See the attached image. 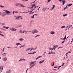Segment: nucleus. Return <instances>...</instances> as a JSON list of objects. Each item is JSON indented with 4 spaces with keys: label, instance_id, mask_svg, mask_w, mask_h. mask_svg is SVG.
Wrapping results in <instances>:
<instances>
[{
    "label": "nucleus",
    "instance_id": "obj_17",
    "mask_svg": "<svg viewBox=\"0 0 73 73\" xmlns=\"http://www.w3.org/2000/svg\"><path fill=\"white\" fill-rule=\"evenodd\" d=\"M67 16V14H64L63 15V17H65V16Z\"/></svg>",
    "mask_w": 73,
    "mask_h": 73
},
{
    "label": "nucleus",
    "instance_id": "obj_34",
    "mask_svg": "<svg viewBox=\"0 0 73 73\" xmlns=\"http://www.w3.org/2000/svg\"><path fill=\"white\" fill-rule=\"evenodd\" d=\"M9 15H12V13H13L12 12H10Z\"/></svg>",
    "mask_w": 73,
    "mask_h": 73
},
{
    "label": "nucleus",
    "instance_id": "obj_13",
    "mask_svg": "<svg viewBox=\"0 0 73 73\" xmlns=\"http://www.w3.org/2000/svg\"><path fill=\"white\" fill-rule=\"evenodd\" d=\"M19 41H24V40L23 38H20V39H19Z\"/></svg>",
    "mask_w": 73,
    "mask_h": 73
},
{
    "label": "nucleus",
    "instance_id": "obj_14",
    "mask_svg": "<svg viewBox=\"0 0 73 73\" xmlns=\"http://www.w3.org/2000/svg\"><path fill=\"white\" fill-rule=\"evenodd\" d=\"M3 28H5V29H8V28H9V27H6L5 26H3Z\"/></svg>",
    "mask_w": 73,
    "mask_h": 73
},
{
    "label": "nucleus",
    "instance_id": "obj_6",
    "mask_svg": "<svg viewBox=\"0 0 73 73\" xmlns=\"http://www.w3.org/2000/svg\"><path fill=\"white\" fill-rule=\"evenodd\" d=\"M23 18V17H21V16H17V17H16V18L15 19V20H19L20 18Z\"/></svg>",
    "mask_w": 73,
    "mask_h": 73
},
{
    "label": "nucleus",
    "instance_id": "obj_5",
    "mask_svg": "<svg viewBox=\"0 0 73 73\" xmlns=\"http://www.w3.org/2000/svg\"><path fill=\"white\" fill-rule=\"evenodd\" d=\"M9 29H10V30H11V31H16V29H15L13 27L12 28H9Z\"/></svg>",
    "mask_w": 73,
    "mask_h": 73
},
{
    "label": "nucleus",
    "instance_id": "obj_7",
    "mask_svg": "<svg viewBox=\"0 0 73 73\" xmlns=\"http://www.w3.org/2000/svg\"><path fill=\"white\" fill-rule=\"evenodd\" d=\"M36 61L32 62L30 63V65H32L33 64H36Z\"/></svg>",
    "mask_w": 73,
    "mask_h": 73
},
{
    "label": "nucleus",
    "instance_id": "obj_46",
    "mask_svg": "<svg viewBox=\"0 0 73 73\" xmlns=\"http://www.w3.org/2000/svg\"><path fill=\"white\" fill-rule=\"evenodd\" d=\"M36 53V52H33L32 53L33 54H35V53Z\"/></svg>",
    "mask_w": 73,
    "mask_h": 73
},
{
    "label": "nucleus",
    "instance_id": "obj_29",
    "mask_svg": "<svg viewBox=\"0 0 73 73\" xmlns=\"http://www.w3.org/2000/svg\"><path fill=\"white\" fill-rule=\"evenodd\" d=\"M66 26H62L61 27V28H64Z\"/></svg>",
    "mask_w": 73,
    "mask_h": 73
},
{
    "label": "nucleus",
    "instance_id": "obj_37",
    "mask_svg": "<svg viewBox=\"0 0 73 73\" xmlns=\"http://www.w3.org/2000/svg\"><path fill=\"white\" fill-rule=\"evenodd\" d=\"M55 48H56V47H55V46H54V47H53L52 49H55Z\"/></svg>",
    "mask_w": 73,
    "mask_h": 73
},
{
    "label": "nucleus",
    "instance_id": "obj_30",
    "mask_svg": "<svg viewBox=\"0 0 73 73\" xmlns=\"http://www.w3.org/2000/svg\"><path fill=\"white\" fill-rule=\"evenodd\" d=\"M69 26H67L66 27V31H67V29H68V28L69 29Z\"/></svg>",
    "mask_w": 73,
    "mask_h": 73
},
{
    "label": "nucleus",
    "instance_id": "obj_45",
    "mask_svg": "<svg viewBox=\"0 0 73 73\" xmlns=\"http://www.w3.org/2000/svg\"><path fill=\"white\" fill-rule=\"evenodd\" d=\"M65 41V40H64L62 42V44H64V42Z\"/></svg>",
    "mask_w": 73,
    "mask_h": 73
},
{
    "label": "nucleus",
    "instance_id": "obj_44",
    "mask_svg": "<svg viewBox=\"0 0 73 73\" xmlns=\"http://www.w3.org/2000/svg\"><path fill=\"white\" fill-rule=\"evenodd\" d=\"M33 12H31V13H29V14L31 15V14H33Z\"/></svg>",
    "mask_w": 73,
    "mask_h": 73
},
{
    "label": "nucleus",
    "instance_id": "obj_28",
    "mask_svg": "<svg viewBox=\"0 0 73 73\" xmlns=\"http://www.w3.org/2000/svg\"><path fill=\"white\" fill-rule=\"evenodd\" d=\"M24 32H25V33H27V31H24L23 32V33H24Z\"/></svg>",
    "mask_w": 73,
    "mask_h": 73
},
{
    "label": "nucleus",
    "instance_id": "obj_2",
    "mask_svg": "<svg viewBox=\"0 0 73 73\" xmlns=\"http://www.w3.org/2000/svg\"><path fill=\"white\" fill-rule=\"evenodd\" d=\"M35 4H33V5H32L31 6L32 7H30V8L31 9L32 8V11H31V12H32L34 9H36V6H35Z\"/></svg>",
    "mask_w": 73,
    "mask_h": 73
},
{
    "label": "nucleus",
    "instance_id": "obj_20",
    "mask_svg": "<svg viewBox=\"0 0 73 73\" xmlns=\"http://www.w3.org/2000/svg\"><path fill=\"white\" fill-rule=\"evenodd\" d=\"M42 57V56H38V57L37 58H36V60H38V58H40V57Z\"/></svg>",
    "mask_w": 73,
    "mask_h": 73
},
{
    "label": "nucleus",
    "instance_id": "obj_3",
    "mask_svg": "<svg viewBox=\"0 0 73 73\" xmlns=\"http://www.w3.org/2000/svg\"><path fill=\"white\" fill-rule=\"evenodd\" d=\"M15 5L16 6H19V7H21H21H24V5L21 4L19 3H16Z\"/></svg>",
    "mask_w": 73,
    "mask_h": 73
},
{
    "label": "nucleus",
    "instance_id": "obj_56",
    "mask_svg": "<svg viewBox=\"0 0 73 73\" xmlns=\"http://www.w3.org/2000/svg\"><path fill=\"white\" fill-rule=\"evenodd\" d=\"M53 9H54V8H53V7L52 8V9H51V11H52V10H53Z\"/></svg>",
    "mask_w": 73,
    "mask_h": 73
},
{
    "label": "nucleus",
    "instance_id": "obj_10",
    "mask_svg": "<svg viewBox=\"0 0 73 73\" xmlns=\"http://www.w3.org/2000/svg\"><path fill=\"white\" fill-rule=\"evenodd\" d=\"M50 33L51 35H54L55 33V32L53 31H52L50 32Z\"/></svg>",
    "mask_w": 73,
    "mask_h": 73
},
{
    "label": "nucleus",
    "instance_id": "obj_64",
    "mask_svg": "<svg viewBox=\"0 0 73 73\" xmlns=\"http://www.w3.org/2000/svg\"><path fill=\"white\" fill-rule=\"evenodd\" d=\"M6 73H9V71H7V72H6Z\"/></svg>",
    "mask_w": 73,
    "mask_h": 73
},
{
    "label": "nucleus",
    "instance_id": "obj_58",
    "mask_svg": "<svg viewBox=\"0 0 73 73\" xmlns=\"http://www.w3.org/2000/svg\"><path fill=\"white\" fill-rule=\"evenodd\" d=\"M22 27L21 25H20L19 26V27Z\"/></svg>",
    "mask_w": 73,
    "mask_h": 73
},
{
    "label": "nucleus",
    "instance_id": "obj_22",
    "mask_svg": "<svg viewBox=\"0 0 73 73\" xmlns=\"http://www.w3.org/2000/svg\"><path fill=\"white\" fill-rule=\"evenodd\" d=\"M72 5V4H69L68 5H67L68 6V7H70Z\"/></svg>",
    "mask_w": 73,
    "mask_h": 73
},
{
    "label": "nucleus",
    "instance_id": "obj_63",
    "mask_svg": "<svg viewBox=\"0 0 73 73\" xmlns=\"http://www.w3.org/2000/svg\"><path fill=\"white\" fill-rule=\"evenodd\" d=\"M64 63H63V64H62V66H64Z\"/></svg>",
    "mask_w": 73,
    "mask_h": 73
},
{
    "label": "nucleus",
    "instance_id": "obj_26",
    "mask_svg": "<svg viewBox=\"0 0 73 73\" xmlns=\"http://www.w3.org/2000/svg\"><path fill=\"white\" fill-rule=\"evenodd\" d=\"M68 8V6H66V7H65L64 8V10L66 9H67Z\"/></svg>",
    "mask_w": 73,
    "mask_h": 73
},
{
    "label": "nucleus",
    "instance_id": "obj_42",
    "mask_svg": "<svg viewBox=\"0 0 73 73\" xmlns=\"http://www.w3.org/2000/svg\"><path fill=\"white\" fill-rule=\"evenodd\" d=\"M0 35L1 36H4V35H3L1 33H0Z\"/></svg>",
    "mask_w": 73,
    "mask_h": 73
},
{
    "label": "nucleus",
    "instance_id": "obj_62",
    "mask_svg": "<svg viewBox=\"0 0 73 73\" xmlns=\"http://www.w3.org/2000/svg\"><path fill=\"white\" fill-rule=\"evenodd\" d=\"M53 70H57L55 69L54 68Z\"/></svg>",
    "mask_w": 73,
    "mask_h": 73
},
{
    "label": "nucleus",
    "instance_id": "obj_27",
    "mask_svg": "<svg viewBox=\"0 0 73 73\" xmlns=\"http://www.w3.org/2000/svg\"><path fill=\"white\" fill-rule=\"evenodd\" d=\"M72 25H71V26H70V25H69V27L68 29V30H69V29L70 28V27H72Z\"/></svg>",
    "mask_w": 73,
    "mask_h": 73
},
{
    "label": "nucleus",
    "instance_id": "obj_40",
    "mask_svg": "<svg viewBox=\"0 0 73 73\" xmlns=\"http://www.w3.org/2000/svg\"><path fill=\"white\" fill-rule=\"evenodd\" d=\"M51 1V0H48L47 3H49V2H50Z\"/></svg>",
    "mask_w": 73,
    "mask_h": 73
},
{
    "label": "nucleus",
    "instance_id": "obj_61",
    "mask_svg": "<svg viewBox=\"0 0 73 73\" xmlns=\"http://www.w3.org/2000/svg\"><path fill=\"white\" fill-rule=\"evenodd\" d=\"M13 14L14 15H15V12H14V11L13 12Z\"/></svg>",
    "mask_w": 73,
    "mask_h": 73
},
{
    "label": "nucleus",
    "instance_id": "obj_21",
    "mask_svg": "<svg viewBox=\"0 0 73 73\" xmlns=\"http://www.w3.org/2000/svg\"><path fill=\"white\" fill-rule=\"evenodd\" d=\"M32 50H36V48H31V49L30 50V51H31Z\"/></svg>",
    "mask_w": 73,
    "mask_h": 73
},
{
    "label": "nucleus",
    "instance_id": "obj_4",
    "mask_svg": "<svg viewBox=\"0 0 73 73\" xmlns=\"http://www.w3.org/2000/svg\"><path fill=\"white\" fill-rule=\"evenodd\" d=\"M32 33L33 34H35V33H38V31L37 29H35L33 31H32Z\"/></svg>",
    "mask_w": 73,
    "mask_h": 73
},
{
    "label": "nucleus",
    "instance_id": "obj_24",
    "mask_svg": "<svg viewBox=\"0 0 73 73\" xmlns=\"http://www.w3.org/2000/svg\"><path fill=\"white\" fill-rule=\"evenodd\" d=\"M0 69H1V70H3V66H0Z\"/></svg>",
    "mask_w": 73,
    "mask_h": 73
},
{
    "label": "nucleus",
    "instance_id": "obj_51",
    "mask_svg": "<svg viewBox=\"0 0 73 73\" xmlns=\"http://www.w3.org/2000/svg\"><path fill=\"white\" fill-rule=\"evenodd\" d=\"M5 25V24L4 23H3L2 24V25Z\"/></svg>",
    "mask_w": 73,
    "mask_h": 73
},
{
    "label": "nucleus",
    "instance_id": "obj_41",
    "mask_svg": "<svg viewBox=\"0 0 73 73\" xmlns=\"http://www.w3.org/2000/svg\"><path fill=\"white\" fill-rule=\"evenodd\" d=\"M23 13H29V12H23Z\"/></svg>",
    "mask_w": 73,
    "mask_h": 73
},
{
    "label": "nucleus",
    "instance_id": "obj_48",
    "mask_svg": "<svg viewBox=\"0 0 73 73\" xmlns=\"http://www.w3.org/2000/svg\"><path fill=\"white\" fill-rule=\"evenodd\" d=\"M37 36H40V35H36L35 36V37L36 38L37 37Z\"/></svg>",
    "mask_w": 73,
    "mask_h": 73
},
{
    "label": "nucleus",
    "instance_id": "obj_33",
    "mask_svg": "<svg viewBox=\"0 0 73 73\" xmlns=\"http://www.w3.org/2000/svg\"><path fill=\"white\" fill-rule=\"evenodd\" d=\"M60 40H65V37H64V38H61Z\"/></svg>",
    "mask_w": 73,
    "mask_h": 73
},
{
    "label": "nucleus",
    "instance_id": "obj_54",
    "mask_svg": "<svg viewBox=\"0 0 73 73\" xmlns=\"http://www.w3.org/2000/svg\"><path fill=\"white\" fill-rule=\"evenodd\" d=\"M22 0V1H26V0Z\"/></svg>",
    "mask_w": 73,
    "mask_h": 73
},
{
    "label": "nucleus",
    "instance_id": "obj_9",
    "mask_svg": "<svg viewBox=\"0 0 73 73\" xmlns=\"http://www.w3.org/2000/svg\"><path fill=\"white\" fill-rule=\"evenodd\" d=\"M26 60L24 58H21L19 60V62H20V61H26Z\"/></svg>",
    "mask_w": 73,
    "mask_h": 73
},
{
    "label": "nucleus",
    "instance_id": "obj_1",
    "mask_svg": "<svg viewBox=\"0 0 73 73\" xmlns=\"http://www.w3.org/2000/svg\"><path fill=\"white\" fill-rule=\"evenodd\" d=\"M4 11L5 12H3V13H0V15L2 16L3 17H5V14H6L7 15H9V13H10V12L8 11L7 10H4Z\"/></svg>",
    "mask_w": 73,
    "mask_h": 73
},
{
    "label": "nucleus",
    "instance_id": "obj_15",
    "mask_svg": "<svg viewBox=\"0 0 73 73\" xmlns=\"http://www.w3.org/2000/svg\"><path fill=\"white\" fill-rule=\"evenodd\" d=\"M46 9V8H43L42 9V11H45Z\"/></svg>",
    "mask_w": 73,
    "mask_h": 73
},
{
    "label": "nucleus",
    "instance_id": "obj_16",
    "mask_svg": "<svg viewBox=\"0 0 73 73\" xmlns=\"http://www.w3.org/2000/svg\"><path fill=\"white\" fill-rule=\"evenodd\" d=\"M35 65H36V64H34L33 65H31V67H30V69L32 68V67H33V66H35Z\"/></svg>",
    "mask_w": 73,
    "mask_h": 73
},
{
    "label": "nucleus",
    "instance_id": "obj_36",
    "mask_svg": "<svg viewBox=\"0 0 73 73\" xmlns=\"http://www.w3.org/2000/svg\"><path fill=\"white\" fill-rule=\"evenodd\" d=\"M49 49H50V50L51 51H52V50H53V48H49Z\"/></svg>",
    "mask_w": 73,
    "mask_h": 73
},
{
    "label": "nucleus",
    "instance_id": "obj_8",
    "mask_svg": "<svg viewBox=\"0 0 73 73\" xmlns=\"http://www.w3.org/2000/svg\"><path fill=\"white\" fill-rule=\"evenodd\" d=\"M3 60L4 61L6 62V61L7 60V58L6 57H5L3 58Z\"/></svg>",
    "mask_w": 73,
    "mask_h": 73
},
{
    "label": "nucleus",
    "instance_id": "obj_59",
    "mask_svg": "<svg viewBox=\"0 0 73 73\" xmlns=\"http://www.w3.org/2000/svg\"><path fill=\"white\" fill-rule=\"evenodd\" d=\"M8 72H10V73H11V71H10V70H9V71H8Z\"/></svg>",
    "mask_w": 73,
    "mask_h": 73
},
{
    "label": "nucleus",
    "instance_id": "obj_23",
    "mask_svg": "<svg viewBox=\"0 0 73 73\" xmlns=\"http://www.w3.org/2000/svg\"><path fill=\"white\" fill-rule=\"evenodd\" d=\"M35 16H36V14H35L33 17H31V18H34L35 17Z\"/></svg>",
    "mask_w": 73,
    "mask_h": 73
},
{
    "label": "nucleus",
    "instance_id": "obj_12",
    "mask_svg": "<svg viewBox=\"0 0 73 73\" xmlns=\"http://www.w3.org/2000/svg\"><path fill=\"white\" fill-rule=\"evenodd\" d=\"M62 2V3H63V5H64L65 4V3H66V1H65V0H63Z\"/></svg>",
    "mask_w": 73,
    "mask_h": 73
},
{
    "label": "nucleus",
    "instance_id": "obj_19",
    "mask_svg": "<svg viewBox=\"0 0 73 73\" xmlns=\"http://www.w3.org/2000/svg\"><path fill=\"white\" fill-rule=\"evenodd\" d=\"M71 53V52H68L67 53H66V56H67V57H68V55H67V54H68V53Z\"/></svg>",
    "mask_w": 73,
    "mask_h": 73
},
{
    "label": "nucleus",
    "instance_id": "obj_38",
    "mask_svg": "<svg viewBox=\"0 0 73 73\" xmlns=\"http://www.w3.org/2000/svg\"><path fill=\"white\" fill-rule=\"evenodd\" d=\"M28 54H33L32 53H29Z\"/></svg>",
    "mask_w": 73,
    "mask_h": 73
},
{
    "label": "nucleus",
    "instance_id": "obj_49",
    "mask_svg": "<svg viewBox=\"0 0 73 73\" xmlns=\"http://www.w3.org/2000/svg\"><path fill=\"white\" fill-rule=\"evenodd\" d=\"M52 7H53V8H54V7H55V6L54 5H52Z\"/></svg>",
    "mask_w": 73,
    "mask_h": 73
},
{
    "label": "nucleus",
    "instance_id": "obj_50",
    "mask_svg": "<svg viewBox=\"0 0 73 73\" xmlns=\"http://www.w3.org/2000/svg\"><path fill=\"white\" fill-rule=\"evenodd\" d=\"M54 62H53V64L52 65V66H54Z\"/></svg>",
    "mask_w": 73,
    "mask_h": 73
},
{
    "label": "nucleus",
    "instance_id": "obj_55",
    "mask_svg": "<svg viewBox=\"0 0 73 73\" xmlns=\"http://www.w3.org/2000/svg\"><path fill=\"white\" fill-rule=\"evenodd\" d=\"M62 48V47H59L58 48V49H59V48Z\"/></svg>",
    "mask_w": 73,
    "mask_h": 73
},
{
    "label": "nucleus",
    "instance_id": "obj_31",
    "mask_svg": "<svg viewBox=\"0 0 73 73\" xmlns=\"http://www.w3.org/2000/svg\"><path fill=\"white\" fill-rule=\"evenodd\" d=\"M48 54H53L52 52H49Z\"/></svg>",
    "mask_w": 73,
    "mask_h": 73
},
{
    "label": "nucleus",
    "instance_id": "obj_53",
    "mask_svg": "<svg viewBox=\"0 0 73 73\" xmlns=\"http://www.w3.org/2000/svg\"><path fill=\"white\" fill-rule=\"evenodd\" d=\"M57 68V66H56L54 67V68Z\"/></svg>",
    "mask_w": 73,
    "mask_h": 73
},
{
    "label": "nucleus",
    "instance_id": "obj_47",
    "mask_svg": "<svg viewBox=\"0 0 73 73\" xmlns=\"http://www.w3.org/2000/svg\"><path fill=\"white\" fill-rule=\"evenodd\" d=\"M16 45H17V46H18V45H19V43H17L16 44Z\"/></svg>",
    "mask_w": 73,
    "mask_h": 73
},
{
    "label": "nucleus",
    "instance_id": "obj_57",
    "mask_svg": "<svg viewBox=\"0 0 73 73\" xmlns=\"http://www.w3.org/2000/svg\"><path fill=\"white\" fill-rule=\"evenodd\" d=\"M15 13H18V12L16 11V12H15Z\"/></svg>",
    "mask_w": 73,
    "mask_h": 73
},
{
    "label": "nucleus",
    "instance_id": "obj_35",
    "mask_svg": "<svg viewBox=\"0 0 73 73\" xmlns=\"http://www.w3.org/2000/svg\"><path fill=\"white\" fill-rule=\"evenodd\" d=\"M25 46V44L24 45H21V47H24V46Z\"/></svg>",
    "mask_w": 73,
    "mask_h": 73
},
{
    "label": "nucleus",
    "instance_id": "obj_25",
    "mask_svg": "<svg viewBox=\"0 0 73 73\" xmlns=\"http://www.w3.org/2000/svg\"><path fill=\"white\" fill-rule=\"evenodd\" d=\"M30 49H31V48H28L26 50V51H28V50H29Z\"/></svg>",
    "mask_w": 73,
    "mask_h": 73
},
{
    "label": "nucleus",
    "instance_id": "obj_11",
    "mask_svg": "<svg viewBox=\"0 0 73 73\" xmlns=\"http://www.w3.org/2000/svg\"><path fill=\"white\" fill-rule=\"evenodd\" d=\"M44 61H45V60H43L42 61H40L39 62V64H42V63H43V62H44Z\"/></svg>",
    "mask_w": 73,
    "mask_h": 73
},
{
    "label": "nucleus",
    "instance_id": "obj_39",
    "mask_svg": "<svg viewBox=\"0 0 73 73\" xmlns=\"http://www.w3.org/2000/svg\"><path fill=\"white\" fill-rule=\"evenodd\" d=\"M0 7H1V8H4V7L2 6V5H0Z\"/></svg>",
    "mask_w": 73,
    "mask_h": 73
},
{
    "label": "nucleus",
    "instance_id": "obj_52",
    "mask_svg": "<svg viewBox=\"0 0 73 73\" xmlns=\"http://www.w3.org/2000/svg\"><path fill=\"white\" fill-rule=\"evenodd\" d=\"M19 19H21V20H23V18H21V17L19 18Z\"/></svg>",
    "mask_w": 73,
    "mask_h": 73
},
{
    "label": "nucleus",
    "instance_id": "obj_32",
    "mask_svg": "<svg viewBox=\"0 0 73 73\" xmlns=\"http://www.w3.org/2000/svg\"><path fill=\"white\" fill-rule=\"evenodd\" d=\"M20 33H23V32H22V30H20Z\"/></svg>",
    "mask_w": 73,
    "mask_h": 73
},
{
    "label": "nucleus",
    "instance_id": "obj_43",
    "mask_svg": "<svg viewBox=\"0 0 73 73\" xmlns=\"http://www.w3.org/2000/svg\"><path fill=\"white\" fill-rule=\"evenodd\" d=\"M60 67H61V66H59L58 68V70L59 69V68H60Z\"/></svg>",
    "mask_w": 73,
    "mask_h": 73
},
{
    "label": "nucleus",
    "instance_id": "obj_60",
    "mask_svg": "<svg viewBox=\"0 0 73 73\" xmlns=\"http://www.w3.org/2000/svg\"><path fill=\"white\" fill-rule=\"evenodd\" d=\"M40 7H39V8L38 9V10H39L40 9Z\"/></svg>",
    "mask_w": 73,
    "mask_h": 73
},
{
    "label": "nucleus",
    "instance_id": "obj_18",
    "mask_svg": "<svg viewBox=\"0 0 73 73\" xmlns=\"http://www.w3.org/2000/svg\"><path fill=\"white\" fill-rule=\"evenodd\" d=\"M6 54H7V53H4L3 54V56H6Z\"/></svg>",
    "mask_w": 73,
    "mask_h": 73
}]
</instances>
